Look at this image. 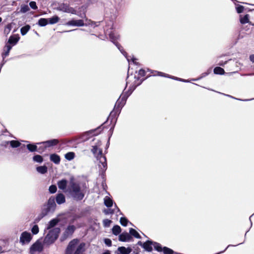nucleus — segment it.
Wrapping results in <instances>:
<instances>
[{
    "label": "nucleus",
    "instance_id": "1",
    "mask_svg": "<svg viewBox=\"0 0 254 254\" xmlns=\"http://www.w3.org/2000/svg\"><path fill=\"white\" fill-rule=\"evenodd\" d=\"M68 192L72 197L76 200H82L86 192L85 187H81L79 184L72 182L68 189Z\"/></svg>",
    "mask_w": 254,
    "mask_h": 254
},
{
    "label": "nucleus",
    "instance_id": "2",
    "mask_svg": "<svg viewBox=\"0 0 254 254\" xmlns=\"http://www.w3.org/2000/svg\"><path fill=\"white\" fill-rule=\"evenodd\" d=\"M92 152L94 154L97 160H99L98 166L100 171L104 172L107 168V160L104 155L102 154V150L99 149L97 146H93L91 149Z\"/></svg>",
    "mask_w": 254,
    "mask_h": 254
},
{
    "label": "nucleus",
    "instance_id": "3",
    "mask_svg": "<svg viewBox=\"0 0 254 254\" xmlns=\"http://www.w3.org/2000/svg\"><path fill=\"white\" fill-rule=\"evenodd\" d=\"M60 229L59 228H55L49 230L44 240V244L50 245L53 244L58 238Z\"/></svg>",
    "mask_w": 254,
    "mask_h": 254
},
{
    "label": "nucleus",
    "instance_id": "4",
    "mask_svg": "<svg viewBox=\"0 0 254 254\" xmlns=\"http://www.w3.org/2000/svg\"><path fill=\"white\" fill-rule=\"evenodd\" d=\"M56 207L55 203V199L54 196L50 197L46 205H45L43 208L40 214V217L38 218L39 220L41 218L46 215L48 212L54 211Z\"/></svg>",
    "mask_w": 254,
    "mask_h": 254
},
{
    "label": "nucleus",
    "instance_id": "5",
    "mask_svg": "<svg viewBox=\"0 0 254 254\" xmlns=\"http://www.w3.org/2000/svg\"><path fill=\"white\" fill-rule=\"evenodd\" d=\"M100 22H95L91 21L90 20H86V22L84 23V21L81 19L79 20H71L66 23L67 25L75 26H82L84 25H91V27L94 28L99 25Z\"/></svg>",
    "mask_w": 254,
    "mask_h": 254
},
{
    "label": "nucleus",
    "instance_id": "6",
    "mask_svg": "<svg viewBox=\"0 0 254 254\" xmlns=\"http://www.w3.org/2000/svg\"><path fill=\"white\" fill-rule=\"evenodd\" d=\"M106 34L109 35L111 41L115 44L121 52L127 58L128 62H129L130 59L127 57L126 52L123 50L122 46H121L118 43L116 42V40L119 38V35L113 31L110 32L107 31L106 32Z\"/></svg>",
    "mask_w": 254,
    "mask_h": 254
},
{
    "label": "nucleus",
    "instance_id": "7",
    "mask_svg": "<svg viewBox=\"0 0 254 254\" xmlns=\"http://www.w3.org/2000/svg\"><path fill=\"white\" fill-rule=\"evenodd\" d=\"M153 246L154 249L158 252L162 251V247L161 245L157 243L153 242L150 241H148L145 243H143L142 247L147 251L151 252L152 250V247Z\"/></svg>",
    "mask_w": 254,
    "mask_h": 254
},
{
    "label": "nucleus",
    "instance_id": "8",
    "mask_svg": "<svg viewBox=\"0 0 254 254\" xmlns=\"http://www.w3.org/2000/svg\"><path fill=\"white\" fill-rule=\"evenodd\" d=\"M32 239V235L29 232L24 231L21 233L20 238L19 242L22 245L28 244Z\"/></svg>",
    "mask_w": 254,
    "mask_h": 254
},
{
    "label": "nucleus",
    "instance_id": "9",
    "mask_svg": "<svg viewBox=\"0 0 254 254\" xmlns=\"http://www.w3.org/2000/svg\"><path fill=\"white\" fill-rule=\"evenodd\" d=\"M43 249V245L40 240H37L30 248V253L35 254L36 253H40Z\"/></svg>",
    "mask_w": 254,
    "mask_h": 254
},
{
    "label": "nucleus",
    "instance_id": "10",
    "mask_svg": "<svg viewBox=\"0 0 254 254\" xmlns=\"http://www.w3.org/2000/svg\"><path fill=\"white\" fill-rule=\"evenodd\" d=\"M57 9L66 13L76 14V10L72 7H69L67 4L62 3L60 4Z\"/></svg>",
    "mask_w": 254,
    "mask_h": 254
},
{
    "label": "nucleus",
    "instance_id": "11",
    "mask_svg": "<svg viewBox=\"0 0 254 254\" xmlns=\"http://www.w3.org/2000/svg\"><path fill=\"white\" fill-rule=\"evenodd\" d=\"M58 143H59V141L56 139H53L52 140H48L46 141L41 142V143H40V144H43L44 145V146L43 147V148L42 149L41 151H40V150L42 147L41 146V147H39V152H41L43 151L44 150V149L45 148H46L47 147L56 145Z\"/></svg>",
    "mask_w": 254,
    "mask_h": 254
},
{
    "label": "nucleus",
    "instance_id": "12",
    "mask_svg": "<svg viewBox=\"0 0 254 254\" xmlns=\"http://www.w3.org/2000/svg\"><path fill=\"white\" fill-rule=\"evenodd\" d=\"M78 241L77 239L72 240L68 244L66 250V254H72L73 251L76 248Z\"/></svg>",
    "mask_w": 254,
    "mask_h": 254
},
{
    "label": "nucleus",
    "instance_id": "13",
    "mask_svg": "<svg viewBox=\"0 0 254 254\" xmlns=\"http://www.w3.org/2000/svg\"><path fill=\"white\" fill-rule=\"evenodd\" d=\"M12 48V46L9 45L8 44H6L5 47L3 48V52L2 54V57L3 58L2 63L0 65V68L2 66V65L4 64L5 61H4V58L8 56L10 50Z\"/></svg>",
    "mask_w": 254,
    "mask_h": 254
},
{
    "label": "nucleus",
    "instance_id": "14",
    "mask_svg": "<svg viewBox=\"0 0 254 254\" xmlns=\"http://www.w3.org/2000/svg\"><path fill=\"white\" fill-rule=\"evenodd\" d=\"M119 240L122 242H129L132 240V237L130 234L124 232L120 235Z\"/></svg>",
    "mask_w": 254,
    "mask_h": 254
},
{
    "label": "nucleus",
    "instance_id": "15",
    "mask_svg": "<svg viewBox=\"0 0 254 254\" xmlns=\"http://www.w3.org/2000/svg\"><path fill=\"white\" fill-rule=\"evenodd\" d=\"M126 98L123 96L122 98L120 97L117 100L114 108V110L119 111L125 104Z\"/></svg>",
    "mask_w": 254,
    "mask_h": 254
},
{
    "label": "nucleus",
    "instance_id": "16",
    "mask_svg": "<svg viewBox=\"0 0 254 254\" xmlns=\"http://www.w3.org/2000/svg\"><path fill=\"white\" fill-rule=\"evenodd\" d=\"M67 181L65 179H63L58 182V186L60 189L64 190L67 185Z\"/></svg>",
    "mask_w": 254,
    "mask_h": 254
},
{
    "label": "nucleus",
    "instance_id": "17",
    "mask_svg": "<svg viewBox=\"0 0 254 254\" xmlns=\"http://www.w3.org/2000/svg\"><path fill=\"white\" fill-rule=\"evenodd\" d=\"M118 250L122 254H129L132 251L130 248H126L125 247H120L118 248Z\"/></svg>",
    "mask_w": 254,
    "mask_h": 254
},
{
    "label": "nucleus",
    "instance_id": "18",
    "mask_svg": "<svg viewBox=\"0 0 254 254\" xmlns=\"http://www.w3.org/2000/svg\"><path fill=\"white\" fill-rule=\"evenodd\" d=\"M75 227L73 225L69 226L66 229L64 235L65 237H67L71 235L74 231Z\"/></svg>",
    "mask_w": 254,
    "mask_h": 254
},
{
    "label": "nucleus",
    "instance_id": "19",
    "mask_svg": "<svg viewBox=\"0 0 254 254\" xmlns=\"http://www.w3.org/2000/svg\"><path fill=\"white\" fill-rule=\"evenodd\" d=\"M84 243L80 244L76 248L75 252L74 254H82V253L84 251Z\"/></svg>",
    "mask_w": 254,
    "mask_h": 254
},
{
    "label": "nucleus",
    "instance_id": "20",
    "mask_svg": "<svg viewBox=\"0 0 254 254\" xmlns=\"http://www.w3.org/2000/svg\"><path fill=\"white\" fill-rule=\"evenodd\" d=\"M65 201V197L63 193H59L57 195L56 201L58 204L64 203Z\"/></svg>",
    "mask_w": 254,
    "mask_h": 254
},
{
    "label": "nucleus",
    "instance_id": "21",
    "mask_svg": "<svg viewBox=\"0 0 254 254\" xmlns=\"http://www.w3.org/2000/svg\"><path fill=\"white\" fill-rule=\"evenodd\" d=\"M50 160L56 164H58L60 162V156L56 154H53L50 155Z\"/></svg>",
    "mask_w": 254,
    "mask_h": 254
},
{
    "label": "nucleus",
    "instance_id": "22",
    "mask_svg": "<svg viewBox=\"0 0 254 254\" xmlns=\"http://www.w3.org/2000/svg\"><path fill=\"white\" fill-rule=\"evenodd\" d=\"M59 220L57 219H54L50 221L49 224L47 225V230H51V229L56 226V225L58 223Z\"/></svg>",
    "mask_w": 254,
    "mask_h": 254
},
{
    "label": "nucleus",
    "instance_id": "23",
    "mask_svg": "<svg viewBox=\"0 0 254 254\" xmlns=\"http://www.w3.org/2000/svg\"><path fill=\"white\" fill-rule=\"evenodd\" d=\"M121 232V228L119 225H115L112 228V233L115 235H119Z\"/></svg>",
    "mask_w": 254,
    "mask_h": 254
},
{
    "label": "nucleus",
    "instance_id": "24",
    "mask_svg": "<svg viewBox=\"0 0 254 254\" xmlns=\"http://www.w3.org/2000/svg\"><path fill=\"white\" fill-rule=\"evenodd\" d=\"M64 157L66 160L70 161L75 157V153L73 152H69L65 154Z\"/></svg>",
    "mask_w": 254,
    "mask_h": 254
},
{
    "label": "nucleus",
    "instance_id": "25",
    "mask_svg": "<svg viewBox=\"0 0 254 254\" xmlns=\"http://www.w3.org/2000/svg\"><path fill=\"white\" fill-rule=\"evenodd\" d=\"M48 19L49 20V21H48L49 23H50L51 24H55V23H57L60 20L59 17L56 15L54 16L53 17L50 18H48Z\"/></svg>",
    "mask_w": 254,
    "mask_h": 254
},
{
    "label": "nucleus",
    "instance_id": "26",
    "mask_svg": "<svg viewBox=\"0 0 254 254\" xmlns=\"http://www.w3.org/2000/svg\"><path fill=\"white\" fill-rule=\"evenodd\" d=\"M104 203L106 206L110 207L113 205V201L110 197L106 196L104 198Z\"/></svg>",
    "mask_w": 254,
    "mask_h": 254
},
{
    "label": "nucleus",
    "instance_id": "27",
    "mask_svg": "<svg viewBox=\"0 0 254 254\" xmlns=\"http://www.w3.org/2000/svg\"><path fill=\"white\" fill-rule=\"evenodd\" d=\"M36 170L39 173L44 174L47 172V167L45 166H39L37 167Z\"/></svg>",
    "mask_w": 254,
    "mask_h": 254
},
{
    "label": "nucleus",
    "instance_id": "28",
    "mask_svg": "<svg viewBox=\"0 0 254 254\" xmlns=\"http://www.w3.org/2000/svg\"><path fill=\"white\" fill-rule=\"evenodd\" d=\"M129 234H130V236L131 235L136 238H138V239L140 238V236L139 234V233L135 230L133 229V228H130L129 229Z\"/></svg>",
    "mask_w": 254,
    "mask_h": 254
},
{
    "label": "nucleus",
    "instance_id": "29",
    "mask_svg": "<svg viewBox=\"0 0 254 254\" xmlns=\"http://www.w3.org/2000/svg\"><path fill=\"white\" fill-rule=\"evenodd\" d=\"M48 19L40 18L38 21V24L40 26H45L49 23Z\"/></svg>",
    "mask_w": 254,
    "mask_h": 254
},
{
    "label": "nucleus",
    "instance_id": "30",
    "mask_svg": "<svg viewBox=\"0 0 254 254\" xmlns=\"http://www.w3.org/2000/svg\"><path fill=\"white\" fill-rule=\"evenodd\" d=\"M30 28V26L29 25L22 27L20 29L21 34L22 35H25L29 30Z\"/></svg>",
    "mask_w": 254,
    "mask_h": 254
},
{
    "label": "nucleus",
    "instance_id": "31",
    "mask_svg": "<svg viewBox=\"0 0 254 254\" xmlns=\"http://www.w3.org/2000/svg\"><path fill=\"white\" fill-rule=\"evenodd\" d=\"M214 72L215 74H223L225 71L223 68L220 67H216L214 69Z\"/></svg>",
    "mask_w": 254,
    "mask_h": 254
},
{
    "label": "nucleus",
    "instance_id": "32",
    "mask_svg": "<svg viewBox=\"0 0 254 254\" xmlns=\"http://www.w3.org/2000/svg\"><path fill=\"white\" fill-rule=\"evenodd\" d=\"M30 10V8L28 5L22 4L21 5L20 12L22 13H26Z\"/></svg>",
    "mask_w": 254,
    "mask_h": 254
},
{
    "label": "nucleus",
    "instance_id": "33",
    "mask_svg": "<svg viewBox=\"0 0 254 254\" xmlns=\"http://www.w3.org/2000/svg\"><path fill=\"white\" fill-rule=\"evenodd\" d=\"M27 148L31 152H34L37 149V147L35 144H29L27 145Z\"/></svg>",
    "mask_w": 254,
    "mask_h": 254
},
{
    "label": "nucleus",
    "instance_id": "34",
    "mask_svg": "<svg viewBox=\"0 0 254 254\" xmlns=\"http://www.w3.org/2000/svg\"><path fill=\"white\" fill-rule=\"evenodd\" d=\"M18 40L19 39L17 38L11 36L8 39V43L9 44L15 45L18 41Z\"/></svg>",
    "mask_w": 254,
    "mask_h": 254
},
{
    "label": "nucleus",
    "instance_id": "35",
    "mask_svg": "<svg viewBox=\"0 0 254 254\" xmlns=\"http://www.w3.org/2000/svg\"><path fill=\"white\" fill-rule=\"evenodd\" d=\"M10 146L13 148L19 147L20 145V143L16 140H11L9 142Z\"/></svg>",
    "mask_w": 254,
    "mask_h": 254
},
{
    "label": "nucleus",
    "instance_id": "36",
    "mask_svg": "<svg viewBox=\"0 0 254 254\" xmlns=\"http://www.w3.org/2000/svg\"><path fill=\"white\" fill-rule=\"evenodd\" d=\"M249 21V15L247 14L244 17H241L240 19V22L242 24H246L248 23Z\"/></svg>",
    "mask_w": 254,
    "mask_h": 254
},
{
    "label": "nucleus",
    "instance_id": "37",
    "mask_svg": "<svg viewBox=\"0 0 254 254\" xmlns=\"http://www.w3.org/2000/svg\"><path fill=\"white\" fill-rule=\"evenodd\" d=\"M162 251H163L164 254H173L174 252L172 250L167 248L164 247L163 249L162 248Z\"/></svg>",
    "mask_w": 254,
    "mask_h": 254
},
{
    "label": "nucleus",
    "instance_id": "38",
    "mask_svg": "<svg viewBox=\"0 0 254 254\" xmlns=\"http://www.w3.org/2000/svg\"><path fill=\"white\" fill-rule=\"evenodd\" d=\"M33 160L38 163H41L43 159L41 156L39 155H36L33 157Z\"/></svg>",
    "mask_w": 254,
    "mask_h": 254
},
{
    "label": "nucleus",
    "instance_id": "39",
    "mask_svg": "<svg viewBox=\"0 0 254 254\" xmlns=\"http://www.w3.org/2000/svg\"><path fill=\"white\" fill-rule=\"evenodd\" d=\"M39 230L37 225H35L31 229V232L33 235H36L39 233Z\"/></svg>",
    "mask_w": 254,
    "mask_h": 254
},
{
    "label": "nucleus",
    "instance_id": "40",
    "mask_svg": "<svg viewBox=\"0 0 254 254\" xmlns=\"http://www.w3.org/2000/svg\"><path fill=\"white\" fill-rule=\"evenodd\" d=\"M128 220L125 217H121L120 219V223L124 226H126L128 223Z\"/></svg>",
    "mask_w": 254,
    "mask_h": 254
},
{
    "label": "nucleus",
    "instance_id": "41",
    "mask_svg": "<svg viewBox=\"0 0 254 254\" xmlns=\"http://www.w3.org/2000/svg\"><path fill=\"white\" fill-rule=\"evenodd\" d=\"M49 190L50 192L51 193H55L57 190L56 186H55V185L51 186L49 187Z\"/></svg>",
    "mask_w": 254,
    "mask_h": 254
},
{
    "label": "nucleus",
    "instance_id": "42",
    "mask_svg": "<svg viewBox=\"0 0 254 254\" xmlns=\"http://www.w3.org/2000/svg\"><path fill=\"white\" fill-rule=\"evenodd\" d=\"M103 225L105 227H109L111 223H112V221L109 219H104L103 220Z\"/></svg>",
    "mask_w": 254,
    "mask_h": 254
},
{
    "label": "nucleus",
    "instance_id": "43",
    "mask_svg": "<svg viewBox=\"0 0 254 254\" xmlns=\"http://www.w3.org/2000/svg\"><path fill=\"white\" fill-rule=\"evenodd\" d=\"M11 29V24H7L4 29V32L5 33L8 34L10 32Z\"/></svg>",
    "mask_w": 254,
    "mask_h": 254
},
{
    "label": "nucleus",
    "instance_id": "44",
    "mask_svg": "<svg viewBox=\"0 0 254 254\" xmlns=\"http://www.w3.org/2000/svg\"><path fill=\"white\" fill-rule=\"evenodd\" d=\"M29 5L31 7V8H32L33 9L36 10L38 8V7L36 5V3L35 1H31L29 3Z\"/></svg>",
    "mask_w": 254,
    "mask_h": 254
},
{
    "label": "nucleus",
    "instance_id": "45",
    "mask_svg": "<svg viewBox=\"0 0 254 254\" xmlns=\"http://www.w3.org/2000/svg\"><path fill=\"white\" fill-rule=\"evenodd\" d=\"M119 211H120L119 209L118 208H117L116 210H113L112 211H111L110 209H108L107 210H105V213L106 214H109V213H115V212H119Z\"/></svg>",
    "mask_w": 254,
    "mask_h": 254
},
{
    "label": "nucleus",
    "instance_id": "46",
    "mask_svg": "<svg viewBox=\"0 0 254 254\" xmlns=\"http://www.w3.org/2000/svg\"><path fill=\"white\" fill-rule=\"evenodd\" d=\"M104 242H105V244L109 247L111 246V245H112V241L109 239H107V238L105 239Z\"/></svg>",
    "mask_w": 254,
    "mask_h": 254
},
{
    "label": "nucleus",
    "instance_id": "47",
    "mask_svg": "<svg viewBox=\"0 0 254 254\" xmlns=\"http://www.w3.org/2000/svg\"><path fill=\"white\" fill-rule=\"evenodd\" d=\"M237 11L238 13H240L243 11L244 6L242 5H239L236 7Z\"/></svg>",
    "mask_w": 254,
    "mask_h": 254
},
{
    "label": "nucleus",
    "instance_id": "48",
    "mask_svg": "<svg viewBox=\"0 0 254 254\" xmlns=\"http://www.w3.org/2000/svg\"><path fill=\"white\" fill-rule=\"evenodd\" d=\"M81 8L82 9V10L83 11V14H82L81 13H79V14H78V15L79 16H80L81 17H83L85 16V11L86 7H85L83 6Z\"/></svg>",
    "mask_w": 254,
    "mask_h": 254
},
{
    "label": "nucleus",
    "instance_id": "49",
    "mask_svg": "<svg viewBox=\"0 0 254 254\" xmlns=\"http://www.w3.org/2000/svg\"><path fill=\"white\" fill-rule=\"evenodd\" d=\"M145 71L143 69H140L138 71V74L139 75H140L141 76H143L145 75Z\"/></svg>",
    "mask_w": 254,
    "mask_h": 254
},
{
    "label": "nucleus",
    "instance_id": "50",
    "mask_svg": "<svg viewBox=\"0 0 254 254\" xmlns=\"http://www.w3.org/2000/svg\"><path fill=\"white\" fill-rule=\"evenodd\" d=\"M158 74L160 76H165V77H170V76H169L168 75H166L165 73H163V72H158Z\"/></svg>",
    "mask_w": 254,
    "mask_h": 254
},
{
    "label": "nucleus",
    "instance_id": "51",
    "mask_svg": "<svg viewBox=\"0 0 254 254\" xmlns=\"http://www.w3.org/2000/svg\"><path fill=\"white\" fill-rule=\"evenodd\" d=\"M171 78H173V79H176V80H179L180 81H183V82H188V81L186 80L183 79H181V78H178L177 77H171Z\"/></svg>",
    "mask_w": 254,
    "mask_h": 254
},
{
    "label": "nucleus",
    "instance_id": "52",
    "mask_svg": "<svg viewBox=\"0 0 254 254\" xmlns=\"http://www.w3.org/2000/svg\"><path fill=\"white\" fill-rule=\"evenodd\" d=\"M250 60L253 63L254 62V55H251L250 56Z\"/></svg>",
    "mask_w": 254,
    "mask_h": 254
},
{
    "label": "nucleus",
    "instance_id": "53",
    "mask_svg": "<svg viewBox=\"0 0 254 254\" xmlns=\"http://www.w3.org/2000/svg\"><path fill=\"white\" fill-rule=\"evenodd\" d=\"M140 84V82H139V83H134V84L132 85V87H133V89H132V90H134V89L135 88V87H136L137 86L139 85Z\"/></svg>",
    "mask_w": 254,
    "mask_h": 254
},
{
    "label": "nucleus",
    "instance_id": "54",
    "mask_svg": "<svg viewBox=\"0 0 254 254\" xmlns=\"http://www.w3.org/2000/svg\"><path fill=\"white\" fill-rule=\"evenodd\" d=\"M131 60L132 61V62L135 64H137L138 63L136 62V59L134 58H132L131 59Z\"/></svg>",
    "mask_w": 254,
    "mask_h": 254
},
{
    "label": "nucleus",
    "instance_id": "55",
    "mask_svg": "<svg viewBox=\"0 0 254 254\" xmlns=\"http://www.w3.org/2000/svg\"><path fill=\"white\" fill-rule=\"evenodd\" d=\"M226 63H227V62H225V63L220 62L219 63V65L223 66Z\"/></svg>",
    "mask_w": 254,
    "mask_h": 254
},
{
    "label": "nucleus",
    "instance_id": "56",
    "mask_svg": "<svg viewBox=\"0 0 254 254\" xmlns=\"http://www.w3.org/2000/svg\"><path fill=\"white\" fill-rule=\"evenodd\" d=\"M208 74V73H206V72L203 73L202 74L201 77H204V76H206Z\"/></svg>",
    "mask_w": 254,
    "mask_h": 254
},
{
    "label": "nucleus",
    "instance_id": "57",
    "mask_svg": "<svg viewBox=\"0 0 254 254\" xmlns=\"http://www.w3.org/2000/svg\"><path fill=\"white\" fill-rule=\"evenodd\" d=\"M137 244L140 246H142V245L143 244H142V243L141 242V241H139L138 243H137Z\"/></svg>",
    "mask_w": 254,
    "mask_h": 254
},
{
    "label": "nucleus",
    "instance_id": "58",
    "mask_svg": "<svg viewBox=\"0 0 254 254\" xmlns=\"http://www.w3.org/2000/svg\"><path fill=\"white\" fill-rule=\"evenodd\" d=\"M102 254H111L109 251H107L103 253Z\"/></svg>",
    "mask_w": 254,
    "mask_h": 254
},
{
    "label": "nucleus",
    "instance_id": "59",
    "mask_svg": "<svg viewBox=\"0 0 254 254\" xmlns=\"http://www.w3.org/2000/svg\"><path fill=\"white\" fill-rule=\"evenodd\" d=\"M3 252V251L2 250V248L0 246V254Z\"/></svg>",
    "mask_w": 254,
    "mask_h": 254
},
{
    "label": "nucleus",
    "instance_id": "60",
    "mask_svg": "<svg viewBox=\"0 0 254 254\" xmlns=\"http://www.w3.org/2000/svg\"><path fill=\"white\" fill-rule=\"evenodd\" d=\"M2 21V18L1 17H0V22H1Z\"/></svg>",
    "mask_w": 254,
    "mask_h": 254
}]
</instances>
